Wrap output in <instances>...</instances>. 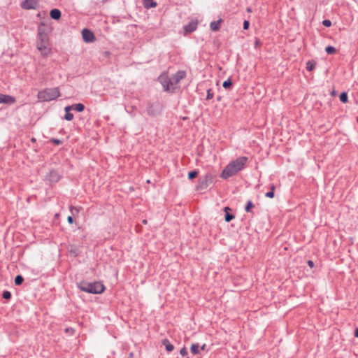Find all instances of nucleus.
Instances as JSON below:
<instances>
[{"instance_id": "obj_1", "label": "nucleus", "mask_w": 358, "mask_h": 358, "mask_svg": "<svg viewBox=\"0 0 358 358\" xmlns=\"http://www.w3.org/2000/svg\"><path fill=\"white\" fill-rule=\"evenodd\" d=\"M248 160V158L247 157H240L236 160L231 162L222 171L221 177L224 179H227L234 176L244 168Z\"/></svg>"}, {"instance_id": "obj_2", "label": "nucleus", "mask_w": 358, "mask_h": 358, "mask_svg": "<svg viewBox=\"0 0 358 358\" xmlns=\"http://www.w3.org/2000/svg\"><path fill=\"white\" fill-rule=\"evenodd\" d=\"M77 286L83 292L94 294H101L105 289L104 285L98 281L92 282L82 281L78 283Z\"/></svg>"}, {"instance_id": "obj_3", "label": "nucleus", "mask_w": 358, "mask_h": 358, "mask_svg": "<svg viewBox=\"0 0 358 358\" xmlns=\"http://www.w3.org/2000/svg\"><path fill=\"white\" fill-rule=\"evenodd\" d=\"M61 95L59 87L46 88L38 92L37 97L41 101H50Z\"/></svg>"}, {"instance_id": "obj_4", "label": "nucleus", "mask_w": 358, "mask_h": 358, "mask_svg": "<svg viewBox=\"0 0 358 358\" xmlns=\"http://www.w3.org/2000/svg\"><path fill=\"white\" fill-rule=\"evenodd\" d=\"M147 113L150 116L155 117L159 113L158 104L157 103L149 101L147 103Z\"/></svg>"}, {"instance_id": "obj_5", "label": "nucleus", "mask_w": 358, "mask_h": 358, "mask_svg": "<svg viewBox=\"0 0 358 358\" xmlns=\"http://www.w3.org/2000/svg\"><path fill=\"white\" fill-rule=\"evenodd\" d=\"M83 41L86 43H92L96 40L95 36L92 31L84 29L82 31Z\"/></svg>"}, {"instance_id": "obj_6", "label": "nucleus", "mask_w": 358, "mask_h": 358, "mask_svg": "<svg viewBox=\"0 0 358 358\" xmlns=\"http://www.w3.org/2000/svg\"><path fill=\"white\" fill-rule=\"evenodd\" d=\"M24 9H36L38 7V0H24L22 4Z\"/></svg>"}, {"instance_id": "obj_7", "label": "nucleus", "mask_w": 358, "mask_h": 358, "mask_svg": "<svg viewBox=\"0 0 358 358\" xmlns=\"http://www.w3.org/2000/svg\"><path fill=\"white\" fill-rule=\"evenodd\" d=\"M186 76V72L185 71H178L175 74L172 75L170 78L173 85H177L181 80L185 78Z\"/></svg>"}, {"instance_id": "obj_8", "label": "nucleus", "mask_w": 358, "mask_h": 358, "mask_svg": "<svg viewBox=\"0 0 358 358\" xmlns=\"http://www.w3.org/2000/svg\"><path fill=\"white\" fill-rule=\"evenodd\" d=\"M60 179V176L58 172L55 170H51L46 175V180H48L50 183H56Z\"/></svg>"}, {"instance_id": "obj_9", "label": "nucleus", "mask_w": 358, "mask_h": 358, "mask_svg": "<svg viewBox=\"0 0 358 358\" xmlns=\"http://www.w3.org/2000/svg\"><path fill=\"white\" fill-rule=\"evenodd\" d=\"M161 83L163 86L164 90L166 92L171 91V90L173 91L174 90V87L171 88V87L173 86V84L170 78H161Z\"/></svg>"}, {"instance_id": "obj_10", "label": "nucleus", "mask_w": 358, "mask_h": 358, "mask_svg": "<svg viewBox=\"0 0 358 358\" xmlns=\"http://www.w3.org/2000/svg\"><path fill=\"white\" fill-rule=\"evenodd\" d=\"M197 28V22L194 21L189 22L187 24L184 26L185 34H190L194 31Z\"/></svg>"}, {"instance_id": "obj_11", "label": "nucleus", "mask_w": 358, "mask_h": 358, "mask_svg": "<svg viewBox=\"0 0 358 358\" xmlns=\"http://www.w3.org/2000/svg\"><path fill=\"white\" fill-rule=\"evenodd\" d=\"M15 102V99L10 95L0 94V103H14Z\"/></svg>"}, {"instance_id": "obj_12", "label": "nucleus", "mask_w": 358, "mask_h": 358, "mask_svg": "<svg viewBox=\"0 0 358 358\" xmlns=\"http://www.w3.org/2000/svg\"><path fill=\"white\" fill-rule=\"evenodd\" d=\"M48 37L46 34L42 33L41 28H38V42L37 43L48 44Z\"/></svg>"}, {"instance_id": "obj_13", "label": "nucleus", "mask_w": 358, "mask_h": 358, "mask_svg": "<svg viewBox=\"0 0 358 358\" xmlns=\"http://www.w3.org/2000/svg\"><path fill=\"white\" fill-rule=\"evenodd\" d=\"M37 48L44 56H48L50 52V50L47 48V44L37 43Z\"/></svg>"}, {"instance_id": "obj_14", "label": "nucleus", "mask_w": 358, "mask_h": 358, "mask_svg": "<svg viewBox=\"0 0 358 358\" xmlns=\"http://www.w3.org/2000/svg\"><path fill=\"white\" fill-rule=\"evenodd\" d=\"M229 210H231V208L229 206L224 207V211L225 213L224 220L227 222H229L231 220H232L235 217L234 215L229 213Z\"/></svg>"}, {"instance_id": "obj_15", "label": "nucleus", "mask_w": 358, "mask_h": 358, "mask_svg": "<svg viewBox=\"0 0 358 358\" xmlns=\"http://www.w3.org/2000/svg\"><path fill=\"white\" fill-rule=\"evenodd\" d=\"M51 18L54 20H59L61 17V11L57 8L52 9L50 12Z\"/></svg>"}, {"instance_id": "obj_16", "label": "nucleus", "mask_w": 358, "mask_h": 358, "mask_svg": "<svg viewBox=\"0 0 358 358\" xmlns=\"http://www.w3.org/2000/svg\"><path fill=\"white\" fill-rule=\"evenodd\" d=\"M222 22V20L220 19L217 21H213V22H210V29L213 31H218L220 29V24Z\"/></svg>"}, {"instance_id": "obj_17", "label": "nucleus", "mask_w": 358, "mask_h": 358, "mask_svg": "<svg viewBox=\"0 0 358 358\" xmlns=\"http://www.w3.org/2000/svg\"><path fill=\"white\" fill-rule=\"evenodd\" d=\"M72 107L66 106L64 108V110L66 112V114L64 115V119L67 121H71L73 119V114L70 113L69 111L71 110Z\"/></svg>"}, {"instance_id": "obj_18", "label": "nucleus", "mask_w": 358, "mask_h": 358, "mask_svg": "<svg viewBox=\"0 0 358 358\" xmlns=\"http://www.w3.org/2000/svg\"><path fill=\"white\" fill-rule=\"evenodd\" d=\"M69 107H72L71 110H76L78 112H83L85 109V106L83 103H76L73 104L72 106H69Z\"/></svg>"}, {"instance_id": "obj_19", "label": "nucleus", "mask_w": 358, "mask_h": 358, "mask_svg": "<svg viewBox=\"0 0 358 358\" xmlns=\"http://www.w3.org/2000/svg\"><path fill=\"white\" fill-rule=\"evenodd\" d=\"M162 344L165 346L166 350L168 352H171L173 350L174 346L170 343V342L169 341L168 339H164V340H162Z\"/></svg>"}, {"instance_id": "obj_20", "label": "nucleus", "mask_w": 358, "mask_h": 358, "mask_svg": "<svg viewBox=\"0 0 358 358\" xmlns=\"http://www.w3.org/2000/svg\"><path fill=\"white\" fill-rule=\"evenodd\" d=\"M143 5L147 8H155L157 6V3L153 0H143Z\"/></svg>"}, {"instance_id": "obj_21", "label": "nucleus", "mask_w": 358, "mask_h": 358, "mask_svg": "<svg viewBox=\"0 0 358 358\" xmlns=\"http://www.w3.org/2000/svg\"><path fill=\"white\" fill-rule=\"evenodd\" d=\"M199 345L198 343H193L190 348L191 352L194 355L198 354L199 352Z\"/></svg>"}, {"instance_id": "obj_22", "label": "nucleus", "mask_w": 358, "mask_h": 358, "mask_svg": "<svg viewBox=\"0 0 358 358\" xmlns=\"http://www.w3.org/2000/svg\"><path fill=\"white\" fill-rule=\"evenodd\" d=\"M316 63L313 61H308L306 63V69L308 71H311L315 68Z\"/></svg>"}, {"instance_id": "obj_23", "label": "nucleus", "mask_w": 358, "mask_h": 358, "mask_svg": "<svg viewBox=\"0 0 358 358\" xmlns=\"http://www.w3.org/2000/svg\"><path fill=\"white\" fill-rule=\"evenodd\" d=\"M340 101L344 103L348 101V94L345 92L341 93L339 96Z\"/></svg>"}, {"instance_id": "obj_24", "label": "nucleus", "mask_w": 358, "mask_h": 358, "mask_svg": "<svg viewBox=\"0 0 358 358\" xmlns=\"http://www.w3.org/2000/svg\"><path fill=\"white\" fill-rule=\"evenodd\" d=\"M275 189V186L274 185L271 186V190L266 193V196L268 198H273L274 197V192Z\"/></svg>"}, {"instance_id": "obj_25", "label": "nucleus", "mask_w": 358, "mask_h": 358, "mask_svg": "<svg viewBox=\"0 0 358 358\" xmlns=\"http://www.w3.org/2000/svg\"><path fill=\"white\" fill-rule=\"evenodd\" d=\"M325 51L329 55H333L336 53V50L334 47L329 45L325 48Z\"/></svg>"}, {"instance_id": "obj_26", "label": "nucleus", "mask_w": 358, "mask_h": 358, "mask_svg": "<svg viewBox=\"0 0 358 358\" xmlns=\"http://www.w3.org/2000/svg\"><path fill=\"white\" fill-rule=\"evenodd\" d=\"M255 207V205L251 201H248L247 202V204L245 206V210L246 212L250 213L251 212V209Z\"/></svg>"}, {"instance_id": "obj_27", "label": "nucleus", "mask_w": 358, "mask_h": 358, "mask_svg": "<svg viewBox=\"0 0 358 358\" xmlns=\"http://www.w3.org/2000/svg\"><path fill=\"white\" fill-rule=\"evenodd\" d=\"M24 281V278L22 275H18L15 278V284L16 285H20Z\"/></svg>"}, {"instance_id": "obj_28", "label": "nucleus", "mask_w": 358, "mask_h": 358, "mask_svg": "<svg viewBox=\"0 0 358 358\" xmlns=\"http://www.w3.org/2000/svg\"><path fill=\"white\" fill-rule=\"evenodd\" d=\"M232 82L230 78H228L227 80L224 81L222 86L225 89H229L231 87Z\"/></svg>"}, {"instance_id": "obj_29", "label": "nucleus", "mask_w": 358, "mask_h": 358, "mask_svg": "<svg viewBox=\"0 0 358 358\" xmlns=\"http://www.w3.org/2000/svg\"><path fill=\"white\" fill-rule=\"evenodd\" d=\"M197 176H198V171H192L189 172L188 178L189 180H192V179L195 178Z\"/></svg>"}, {"instance_id": "obj_30", "label": "nucleus", "mask_w": 358, "mask_h": 358, "mask_svg": "<svg viewBox=\"0 0 358 358\" xmlns=\"http://www.w3.org/2000/svg\"><path fill=\"white\" fill-rule=\"evenodd\" d=\"M2 296L5 299H10L11 298V293L9 291H3Z\"/></svg>"}, {"instance_id": "obj_31", "label": "nucleus", "mask_w": 358, "mask_h": 358, "mask_svg": "<svg viewBox=\"0 0 358 358\" xmlns=\"http://www.w3.org/2000/svg\"><path fill=\"white\" fill-rule=\"evenodd\" d=\"M213 95L214 94H213V92H212V90L210 89L208 90L206 99L207 100L211 99L213 97Z\"/></svg>"}, {"instance_id": "obj_32", "label": "nucleus", "mask_w": 358, "mask_h": 358, "mask_svg": "<svg viewBox=\"0 0 358 358\" xmlns=\"http://www.w3.org/2000/svg\"><path fill=\"white\" fill-rule=\"evenodd\" d=\"M180 353L182 356H186L187 355V350L186 349V348H182L180 349Z\"/></svg>"}, {"instance_id": "obj_33", "label": "nucleus", "mask_w": 358, "mask_h": 358, "mask_svg": "<svg viewBox=\"0 0 358 358\" xmlns=\"http://www.w3.org/2000/svg\"><path fill=\"white\" fill-rule=\"evenodd\" d=\"M322 24L325 27H330L331 25V22L329 20H323Z\"/></svg>"}, {"instance_id": "obj_34", "label": "nucleus", "mask_w": 358, "mask_h": 358, "mask_svg": "<svg viewBox=\"0 0 358 358\" xmlns=\"http://www.w3.org/2000/svg\"><path fill=\"white\" fill-rule=\"evenodd\" d=\"M262 45V42L260 41L259 39L258 38H256L255 39V47L256 48H259L260 45Z\"/></svg>"}, {"instance_id": "obj_35", "label": "nucleus", "mask_w": 358, "mask_h": 358, "mask_svg": "<svg viewBox=\"0 0 358 358\" xmlns=\"http://www.w3.org/2000/svg\"><path fill=\"white\" fill-rule=\"evenodd\" d=\"M249 25H250L249 21L245 20L243 22V29L245 30L248 29L249 28Z\"/></svg>"}, {"instance_id": "obj_36", "label": "nucleus", "mask_w": 358, "mask_h": 358, "mask_svg": "<svg viewBox=\"0 0 358 358\" xmlns=\"http://www.w3.org/2000/svg\"><path fill=\"white\" fill-rule=\"evenodd\" d=\"M74 210H75V211H76V212H78V210L76 207L72 206H70V211H71V213L72 214H73Z\"/></svg>"}, {"instance_id": "obj_37", "label": "nucleus", "mask_w": 358, "mask_h": 358, "mask_svg": "<svg viewBox=\"0 0 358 358\" xmlns=\"http://www.w3.org/2000/svg\"><path fill=\"white\" fill-rule=\"evenodd\" d=\"M67 221L69 224H72L73 222V218L72 216H69L67 218Z\"/></svg>"}, {"instance_id": "obj_38", "label": "nucleus", "mask_w": 358, "mask_h": 358, "mask_svg": "<svg viewBox=\"0 0 358 358\" xmlns=\"http://www.w3.org/2000/svg\"><path fill=\"white\" fill-rule=\"evenodd\" d=\"M52 142L57 145H59L62 143L59 139H52Z\"/></svg>"}, {"instance_id": "obj_39", "label": "nucleus", "mask_w": 358, "mask_h": 358, "mask_svg": "<svg viewBox=\"0 0 358 358\" xmlns=\"http://www.w3.org/2000/svg\"><path fill=\"white\" fill-rule=\"evenodd\" d=\"M308 266H309L310 267H311V268H312V267H313V266H314V263H313V261H311V260H308Z\"/></svg>"}, {"instance_id": "obj_40", "label": "nucleus", "mask_w": 358, "mask_h": 358, "mask_svg": "<svg viewBox=\"0 0 358 358\" xmlns=\"http://www.w3.org/2000/svg\"><path fill=\"white\" fill-rule=\"evenodd\" d=\"M355 336L358 338V328L355 330Z\"/></svg>"}, {"instance_id": "obj_41", "label": "nucleus", "mask_w": 358, "mask_h": 358, "mask_svg": "<svg viewBox=\"0 0 358 358\" xmlns=\"http://www.w3.org/2000/svg\"><path fill=\"white\" fill-rule=\"evenodd\" d=\"M205 347H206V345H205V344H203V345L201 346V350H204V349H205Z\"/></svg>"}, {"instance_id": "obj_42", "label": "nucleus", "mask_w": 358, "mask_h": 358, "mask_svg": "<svg viewBox=\"0 0 358 358\" xmlns=\"http://www.w3.org/2000/svg\"><path fill=\"white\" fill-rule=\"evenodd\" d=\"M247 11H248V12H251V11H252V9H251L250 8H247Z\"/></svg>"}, {"instance_id": "obj_43", "label": "nucleus", "mask_w": 358, "mask_h": 358, "mask_svg": "<svg viewBox=\"0 0 358 358\" xmlns=\"http://www.w3.org/2000/svg\"><path fill=\"white\" fill-rule=\"evenodd\" d=\"M143 224H147V220H143Z\"/></svg>"}, {"instance_id": "obj_44", "label": "nucleus", "mask_w": 358, "mask_h": 358, "mask_svg": "<svg viewBox=\"0 0 358 358\" xmlns=\"http://www.w3.org/2000/svg\"><path fill=\"white\" fill-rule=\"evenodd\" d=\"M132 357H133V353H132V352H131V353L129 354V357H130V358H131Z\"/></svg>"}, {"instance_id": "obj_45", "label": "nucleus", "mask_w": 358, "mask_h": 358, "mask_svg": "<svg viewBox=\"0 0 358 358\" xmlns=\"http://www.w3.org/2000/svg\"><path fill=\"white\" fill-rule=\"evenodd\" d=\"M357 122H358V117H357Z\"/></svg>"}]
</instances>
